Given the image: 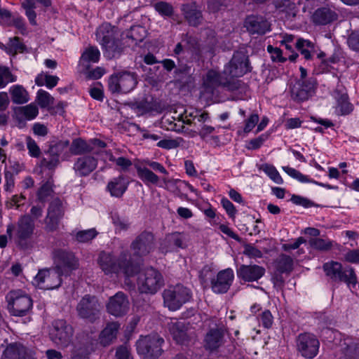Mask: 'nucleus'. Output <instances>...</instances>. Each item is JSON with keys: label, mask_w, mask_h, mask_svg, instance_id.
<instances>
[{"label": "nucleus", "mask_w": 359, "mask_h": 359, "mask_svg": "<svg viewBox=\"0 0 359 359\" xmlns=\"http://www.w3.org/2000/svg\"><path fill=\"white\" fill-rule=\"evenodd\" d=\"M12 102L15 104H25L29 101V94L20 85H15L10 88Z\"/></svg>", "instance_id": "nucleus-38"}, {"label": "nucleus", "mask_w": 359, "mask_h": 359, "mask_svg": "<svg viewBox=\"0 0 359 359\" xmlns=\"http://www.w3.org/2000/svg\"><path fill=\"white\" fill-rule=\"evenodd\" d=\"M67 203L58 197L54 198L47 209V215L44 219L45 230L53 232L58 229L60 220L63 218Z\"/></svg>", "instance_id": "nucleus-10"}, {"label": "nucleus", "mask_w": 359, "mask_h": 359, "mask_svg": "<svg viewBox=\"0 0 359 359\" xmlns=\"http://www.w3.org/2000/svg\"><path fill=\"white\" fill-rule=\"evenodd\" d=\"M135 108L139 110L141 114L151 111L154 109L153 105L150 102L142 100L135 104Z\"/></svg>", "instance_id": "nucleus-60"}, {"label": "nucleus", "mask_w": 359, "mask_h": 359, "mask_svg": "<svg viewBox=\"0 0 359 359\" xmlns=\"http://www.w3.org/2000/svg\"><path fill=\"white\" fill-rule=\"evenodd\" d=\"M95 229L79 231L75 236V239L79 243H87L92 241L97 235Z\"/></svg>", "instance_id": "nucleus-51"}, {"label": "nucleus", "mask_w": 359, "mask_h": 359, "mask_svg": "<svg viewBox=\"0 0 359 359\" xmlns=\"http://www.w3.org/2000/svg\"><path fill=\"white\" fill-rule=\"evenodd\" d=\"M129 309V301L127 296L122 292L116 293L109 299L107 310L109 313L116 317L126 315Z\"/></svg>", "instance_id": "nucleus-20"}, {"label": "nucleus", "mask_w": 359, "mask_h": 359, "mask_svg": "<svg viewBox=\"0 0 359 359\" xmlns=\"http://www.w3.org/2000/svg\"><path fill=\"white\" fill-rule=\"evenodd\" d=\"M336 278H334L332 281L337 283H344L350 288H355L358 284L357 276L355 273L354 269L351 266H347L341 269V271L338 272L336 275Z\"/></svg>", "instance_id": "nucleus-31"}, {"label": "nucleus", "mask_w": 359, "mask_h": 359, "mask_svg": "<svg viewBox=\"0 0 359 359\" xmlns=\"http://www.w3.org/2000/svg\"><path fill=\"white\" fill-rule=\"evenodd\" d=\"M49 158H43L41 161V166L50 170H53L60 163V159L57 157L49 156Z\"/></svg>", "instance_id": "nucleus-57"}, {"label": "nucleus", "mask_w": 359, "mask_h": 359, "mask_svg": "<svg viewBox=\"0 0 359 359\" xmlns=\"http://www.w3.org/2000/svg\"><path fill=\"white\" fill-rule=\"evenodd\" d=\"M36 98L41 108L47 107L53 102V97L48 92L42 89L38 91Z\"/></svg>", "instance_id": "nucleus-54"}, {"label": "nucleus", "mask_w": 359, "mask_h": 359, "mask_svg": "<svg viewBox=\"0 0 359 359\" xmlns=\"http://www.w3.org/2000/svg\"><path fill=\"white\" fill-rule=\"evenodd\" d=\"M100 53L96 46H90L85 49L81 56V61L87 62H97L100 60Z\"/></svg>", "instance_id": "nucleus-45"}, {"label": "nucleus", "mask_w": 359, "mask_h": 359, "mask_svg": "<svg viewBox=\"0 0 359 359\" xmlns=\"http://www.w3.org/2000/svg\"><path fill=\"white\" fill-rule=\"evenodd\" d=\"M164 339L158 334L141 337L136 342L137 353L144 359H157L163 353Z\"/></svg>", "instance_id": "nucleus-5"}, {"label": "nucleus", "mask_w": 359, "mask_h": 359, "mask_svg": "<svg viewBox=\"0 0 359 359\" xmlns=\"http://www.w3.org/2000/svg\"><path fill=\"white\" fill-rule=\"evenodd\" d=\"M116 359H133L129 348L126 346H120L116 348Z\"/></svg>", "instance_id": "nucleus-63"}, {"label": "nucleus", "mask_w": 359, "mask_h": 359, "mask_svg": "<svg viewBox=\"0 0 359 359\" xmlns=\"http://www.w3.org/2000/svg\"><path fill=\"white\" fill-rule=\"evenodd\" d=\"M36 0H24L21 6L25 11V15L27 17L29 23L32 25H36V13L34 11L36 8ZM36 1L41 4L45 7H49L51 6V0H36Z\"/></svg>", "instance_id": "nucleus-29"}, {"label": "nucleus", "mask_w": 359, "mask_h": 359, "mask_svg": "<svg viewBox=\"0 0 359 359\" xmlns=\"http://www.w3.org/2000/svg\"><path fill=\"white\" fill-rule=\"evenodd\" d=\"M248 56L243 50L234 52L231 60L224 68V74L231 80L235 77L243 76L251 71Z\"/></svg>", "instance_id": "nucleus-11"}, {"label": "nucleus", "mask_w": 359, "mask_h": 359, "mask_svg": "<svg viewBox=\"0 0 359 359\" xmlns=\"http://www.w3.org/2000/svg\"><path fill=\"white\" fill-rule=\"evenodd\" d=\"M16 80L17 76L11 72L9 67L0 65V89L4 88L8 83Z\"/></svg>", "instance_id": "nucleus-44"}, {"label": "nucleus", "mask_w": 359, "mask_h": 359, "mask_svg": "<svg viewBox=\"0 0 359 359\" xmlns=\"http://www.w3.org/2000/svg\"><path fill=\"white\" fill-rule=\"evenodd\" d=\"M295 46L306 60L312 58V52L314 50V45L312 42L304 39H299Z\"/></svg>", "instance_id": "nucleus-40"}, {"label": "nucleus", "mask_w": 359, "mask_h": 359, "mask_svg": "<svg viewBox=\"0 0 359 359\" xmlns=\"http://www.w3.org/2000/svg\"><path fill=\"white\" fill-rule=\"evenodd\" d=\"M4 50L7 53L15 55L18 53L27 52V47L20 41L19 37L15 36L9 39L8 42L4 46Z\"/></svg>", "instance_id": "nucleus-39"}, {"label": "nucleus", "mask_w": 359, "mask_h": 359, "mask_svg": "<svg viewBox=\"0 0 359 359\" xmlns=\"http://www.w3.org/2000/svg\"><path fill=\"white\" fill-rule=\"evenodd\" d=\"M128 185L127 180L123 175H120L109 182L107 189L112 196L119 198L125 193Z\"/></svg>", "instance_id": "nucleus-33"}, {"label": "nucleus", "mask_w": 359, "mask_h": 359, "mask_svg": "<svg viewBox=\"0 0 359 359\" xmlns=\"http://www.w3.org/2000/svg\"><path fill=\"white\" fill-rule=\"evenodd\" d=\"M333 95L337 102V108L339 109L341 114H348L352 111L353 106L348 102V95L342 87L337 88Z\"/></svg>", "instance_id": "nucleus-32"}, {"label": "nucleus", "mask_w": 359, "mask_h": 359, "mask_svg": "<svg viewBox=\"0 0 359 359\" xmlns=\"http://www.w3.org/2000/svg\"><path fill=\"white\" fill-rule=\"evenodd\" d=\"M267 50L271 54L273 62H285L287 60L286 57H283L282 50L279 48H274L271 45H269Z\"/></svg>", "instance_id": "nucleus-56"}, {"label": "nucleus", "mask_w": 359, "mask_h": 359, "mask_svg": "<svg viewBox=\"0 0 359 359\" xmlns=\"http://www.w3.org/2000/svg\"><path fill=\"white\" fill-rule=\"evenodd\" d=\"M137 174L138 177L147 186L149 184L157 185L159 177L146 166H137Z\"/></svg>", "instance_id": "nucleus-35"}, {"label": "nucleus", "mask_w": 359, "mask_h": 359, "mask_svg": "<svg viewBox=\"0 0 359 359\" xmlns=\"http://www.w3.org/2000/svg\"><path fill=\"white\" fill-rule=\"evenodd\" d=\"M296 342L297 351L305 358L313 359L317 355L320 342L314 334L307 332L300 334Z\"/></svg>", "instance_id": "nucleus-16"}, {"label": "nucleus", "mask_w": 359, "mask_h": 359, "mask_svg": "<svg viewBox=\"0 0 359 359\" xmlns=\"http://www.w3.org/2000/svg\"><path fill=\"white\" fill-rule=\"evenodd\" d=\"M337 14L331 9L325 7L318 8L312 15V21L315 25H325L337 19Z\"/></svg>", "instance_id": "nucleus-30"}, {"label": "nucleus", "mask_w": 359, "mask_h": 359, "mask_svg": "<svg viewBox=\"0 0 359 359\" xmlns=\"http://www.w3.org/2000/svg\"><path fill=\"white\" fill-rule=\"evenodd\" d=\"M275 268L280 273H289L293 269V259L289 255L281 254L275 261Z\"/></svg>", "instance_id": "nucleus-37"}, {"label": "nucleus", "mask_w": 359, "mask_h": 359, "mask_svg": "<svg viewBox=\"0 0 359 359\" xmlns=\"http://www.w3.org/2000/svg\"><path fill=\"white\" fill-rule=\"evenodd\" d=\"M203 85L210 92H212L214 89L219 86L226 87L229 90H234L238 88L236 82L231 80L227 75L224 74V72L219 73L213 69L207 72Z\"/></svg>", "instance_id": "nucleus-18"}, {"label": "nucleus", "mask_w": 359, "mask_h": 359, "mask_svg": "<svg viewBox=\"0 0 359 359\" xmlns=\"http://www.w3.org/2000/svg\"><path fill=\"white\" fill-rule=\"evenodd\" d=\"M137 273V286L142 293L154 294L164 285L162 274L153 267L140 270Z\"/></svg>", "instance_id": "nucleus-4"}, {"label": "nucleus", "mask_w": 359, "mask_h": 359, "mask_svg": "<svg viewBox=\"0 0 359 359\" xmlns=\"http://www.w3.org/2000/svg\"><path fill=\"white\" fill-rule=\"evenodd\" d=\"M35 229L34 221L28 214L21 215L15 224H8L6 233L22 250L31 247V238Z\"/></svg>", "instance_id": "nucleus-2"}, {"label": "nucleus", "mask_w": 359, "mask_h": 359, "mask_svg": "<svg viewBox=\"0 0 359 359\" xmlns=\"http://www.w3.org/2000/svg\"><path fill=\"white\" fill-rule=\"evenodd\" d=\"M96 36L100 41L105 57L111 59L120 55L122 48L120 42L115 39L114 32L110 24L101 25L96 32Z\"/></svg>", "instance_id": "nucleus-3"}, {"label": "nucleus", "mask_w": 359, "mask_h": 359, "mask_svg": "<svg viewBox=\"0 0 359 359\" xmlns=\"http://www.w3.org/2000/svg\"><path fill=\"white\" fill-rule=\"evenodd\" d=\"M69 146V140H60L58 142L51 143L46 153L49 156H53L59 158L60 154L63 153Z\"/></svg>", "instance_id": "nucleus-43"}, {"label": "nucleus", "mask_w": 359, "mask_h": 359, "mask_svg": "<svg viewBox=\"0 0 359 359\" xmlns=\"http://www.w3.org/2000/svg\"><path fill=\"white\" fill-rule=\"evenodd\" d=\"M55 268L62 275L69 276L79 267V261L74 253L58 249L53 252Z\"/></svg>", "instance_id": "nucleus-13"}, {"label": "nucleus", "mask_w": 359, "mask_h": 359, "mask_svg": "<svg viewBox=\"0 0 359 359\" xmlns=\"http://www.w3.org/2000/svg\"><path fill=\"white\" fill-rule=\"evenodd\" d=\"M243 254L250 258H261L262 252L252 244H245L244 245Z\"/></svg>", "instance_id": "nucleus-55"}, {"label": "nucleus", "mask_w": 359, "mask_h": 359, "mask_svg": "<svg viewBox=\"0 0 359 359\" xmlns=\"http://www.w3.org/2000/svg\"><path fill=\"white\" fill-rule=\"evenodd\" d=\"M181 11L189 25L197 27L201 23L202 13L196 3L182 4Z\"/></svg>", "instance_id": "nucleus-27"}, {"label": "nucleus", "mask_w": 359, "mask_h": 359, "mask_svg": "<svg viewBox=\"0 0 359 359\" xmlns=\"http://www.w3.org/2000/svg\"><path fill=\"white\" fill-rule=\"evenodd\" d=\"M341 268L342 265L341 263L334 261L325 263L323 266V269L326 276L329 277L332 280L334 279V278L337 277V273L341 271Z\"/></svg>", "instance_id": "nucleus-49"}, {"label": "nucleus", "mask_w": 359, "mask_h": 359, "mask_svg": "<svg viewBox=\"0 0 359 359\" xmlns=\"http://www.w3.org/2000/svg\"><path fill=\"white\" fill-rule=\"evenodd\" d=\"M317 81L314 77L306 80H297L290 87L291 97L296 102L307 100L314 93Z\"/></svg>", "instance_id": "nucleus-14"}, {"label": "nucleus", "mask_w": 359, "mask_h": 359, "mask_svg": "<svg viewBox=\"0 0 359 359\" xmlns=\"http://www.w3.org/2000/svg\"><path fill=\"white\" fill-rule=\"evenodd\" d=\"M97 165V160L91 156H83L78 158L74 164L73 169L75 172L81 177L89 175Z\"/></svg>", "instance_id": "nucleus-26"}, {"label": "nucleus", "mask_w": 359, "mask_h": 359, "mask_svg": "<svg viewBox=\"0 0 359 359\" xmlns=\"http://www.w3.org/2000/svg\"><path fill=\"white\" fill-rule=\"evenodd\" d=\"M168 330L173 339L180 344L188 341L187 327L182 321L175 320L168 323Z\"/></svg>", "instance_id": "nucleus-28"}, {"label": "nucleus", "mask_w": 359, "mask_h": 359, "mask_svg": "<svg viewBox=\"0 0 359 359\" xmlns=\"http://www.w3.org/2000/svg\"><path fill=\"white\" fill-rule=\"evenodd\" d=\"M283 170L290 177L297 179L301 182H311L316 184H318L320 187H327L328 189L331 188L330 185L325 184L323 183L318 182L312 180H309L307 176L304 175L299 171L295 170L294 168H290L289 166H283Z\"/></svg>", "instance_id": "nucleus-41"}, {"label": "nucleus", "mask_w": 359, "mask_h": 359, "mask_svg": "<svg viewBox=\"0 0 359 359\" xmlns=\"http://www.w3.org/2000/svg\"><path fill=\"white\" fill-rule=\"evenodd\" d=\"M187 236L184 233L173 232L167 234L160 243V250L163 253L172 252L177 248H185L187 246Z\"/></svg>", "instance_id": "nucleus-23"}, {"label": "nucleus", "mask_w": 359, "mask_h": 359, "mask_svg": "<svg viewBox=\"0 0 359 359\" xmlns=\"http://www.w3.org/2000/svg\"><path fill=\"white\" fill-rule=\"evenodd\" d=\"M50 333L51 340L57 346L67 347L72 340L74 330L72 325L62 319L55 320L52 323Z\"/></svg>", "instance_id": "nucleus-12"}, {"label": "nucleus", "mask_w": 359, "mask_h": 359, "mask_svg": "<svg viewBox=\"0 0 359 359\" xmlns=\"http://www.w3.org/2000/svg\"><path fill=\"white\" fill-rule=\"evenodd\" d=\"M69 151L73 155H82L92 152V147L88 142L82 138H76L69 144Z\"/></svg>", "instance_id": "nucleus-36"}, {"label": "nucleus", "mask_w": 359, "mask_h": 359, "mask_svg": "<svg viewBox=\"0 0 359 359\" xmlns=\"http://www.w3.org/2000/svg\"><path fill=\"white\" fill-rule=\"evenodd\" d=\"M163 302L171 311L178 310L192 297L191 290L182 284L170 286L163 292Z\"/></svg>", "instance_id": "nucleus-6"}, {"label": "nucleus", "mask_w": 359, "mask_h": 359, "mask_svg": "<svg viewBox=\"0 0 359 359\" xmlns=\"http://www.w3.org/2000/svg\"><path fill=\"white\" fill-rule=\"evenodd\" d=\"M234 278L233 271L231 269L220 271L215 278L211 279V287L214 292L217 294L226 293Z\"/></svg>", "instance_id": "nucleus-22"}, {"label": "nucleus", "mask_w": 359, "mask_h": 359, "mask_svg": "<svg viewBox=\"0 0 359 359\" xmlns=\"http://www.w3.org/2000/svg\"><path fill=\"white\" fill-rule=\"evenodd\" d=\"M146 33L147 32L144 27L134 25L126 32V36L128 39H131L135 44H137L138 42H142L144 40Z\"/></svg>", "instance_id": "nucleus-42"}, {"label": "nucleus", "mask_w": 359, "mask_h": 359, "mask_svg": "<svg viewBox=\"0 0 359 359\" xmlns=\"http://www.w3.org/2000/svg\"><path fill=\"white\" fill-rule=\"evenodd\" d=\"M271 26L266 18L260 15H248L244 21V27L252 35H264L271 30Z\"/></svg>", "instance_id": "nucleus-19"}, {"label": "nucleus", "mask_w": 359, "mask_h": 359, "mask_svg": "<svg viewBox=\"0 0 359 359\" xmlns=\"http://www.w3.org/2000/svg\"><path fill=\"white\" fill-rule=\"evenodd\" d=\"M15 113L24 116L27 120H32L38 115L39 109L35 104L31 103L25 107H18Z\"/></svg>", "instance_id": "nucleus-46"}, {"label": "nucleus", "mask_w": 359, "mask_h": 359, "mask_svg": "<svg viewBox=\"0 0 359 359\" xmlns=\"http://www.w3.org/2000/svg\"><path fill=\"white\" fill-rule=\"evenodd\" d=\"M119 327L120 325L116 322L108 323L100 333V344L104 346L109 345L116 338Z\"/></svg>", "instance_id": "nucleus-34"}, {"label": "nucleus", "mask_w": 359, "mask_h": 359, "mask_svg": "<svg viewBox=\"0 0 359 359\" xmlns=\"http://www.w3.org/2000/svg\"><path fill=\"white\" fill-rule=\"evenodd\" d=\"M4 189L6 191L12 192L15 187V178L13 172L8 170L4 171Z\"/></svg>", "instance_id": "nucleus-59"}, {"label": "nucleus", "mask_w": 359, "mask_h": 359, "mask_svg": "<svg viewBox=\"0 0 359 359\" xmlns=\"http://www.w3.org/2000/svg\"><path fill=\"white\" fill-rule=\"evenodd\" d=\"M225 329L223 327L211 328L205 334L203 346L205 350L213 352L224 344Z\"/></svg>", "instance_id": "nucleus-24"}, {"label": "nucleus", "mask_w": 359, "mask_h": 359, "mask_svg": "<svg viewBox=\"0 0 359 359\" xmlns=\"http://www.w3.org/2000/svg\"><path fill=\"white\" fill-rule=\"evenodd\" d=\"M276 7L283 12H292L294 11L296 6L294 2L290 0H277Z\"/></svg>", "instance_id": "nucleus-58"}, {"label": "nucleus", "mask_w": 359, "mask_h": 359, "mask_svg": "<svg viewBox=\"0 0 359 359\" xmlns=\"http://www.w3.org/2000/svg\"><path fill=\"white\" fill-rule=\"evenodd\" d=\"M137 83V75L135 73L118 72L109 78L108 88L111 93H128L135 88Z\"/></svg>", "instance_id": "nucleus-8"}, {"label": "nucleus", "mask_w": 359, "mask_h": 359, "mask_svg": "<svg viewBox=\"0 0 359 359\" xmlns=\"http://www.w3.org/2000/svg\"><path fill=\"white\" fill-rule=\"evenodd\" d=\"M237 276L245 282H254L265 273V269L259 265L241 264L236 271Z\"/></svg>", "instance_id": "nucleus-25"}, {"label": "nucleus", "mask_w": 359, "mask_h": 359, "mask_svg": "<svg viewBox=\"0 0 359 359\" xmlns=\"http://www.w3.org/2000/svg\"><path fill=\"white\" fill-rule=\"evenodd\" d=\"M212 270L210 266H205L199 273V278L202 284L206 283L209 280H211L212 278Z\"/></svg>", "instance_id": "nucleus-62"}, {"label": "nucleus", "mask_w": 359, "mask_h": 359, "mask_svg": "<svg viewBox=\"0 0 359 359\" xmlns=\"http://www.w3.org/2000/svg\"><path fill=\"white\" fill-rule=\"evenodd\" d=\"M98 264L105 274L122 273L126 278L133 277L140 271V264L132 259V256L127 250L122 251L116 259L110 253L104 252L99 255Z\"/></svg>", "instance_id": "nucleus-1"}, {"label": "nucleus", "mask_w": 359, "mask_h": 359, "mask_svg": "<svg viewBox=\"0 0 359 359\" xmlns=\"http://www.w3.org/2000/svg\"><path fill=\"white\" fill-rule=\"evenodd\" d=\"M344 259L352 264H359V249L351 250L344 255Z\"/></svg>", "instance_id": "nucleus-64"}, {"label": "nucleus", "mask_w": 359, "mask_h": 359, "mask_svg": "<svg viewBox=\"0 0 359 359\" xmlns=\"http://www.w3.org/2000/svg\"><path fill=\"white\" fill-rule=\"evenodd\" d=\"M154 8L161 16L171 18L174 14V8L171 4L166 1H158L154 5Z\"/></svg>", "instance_id": "nucleus-47"}, {"label": "nucleus", "mask_w": 359, "mask_h": 359, "mask_svg": "<svg viewBox=\"0 0 359 359\" xmlns=\"http://www.w3.org/2000/svg\"><path fill=\"white\" fill-rule=\"evenodd\" d=\"M348 46L355 51H359V31L353 32L348 38Z\"/></svg>", "instance_id": "nucleus-61"}, {"label": "nucleus", "mask_w": 359, "mask_h": 359, "mask_svg": "<svg viewBox=\"0 0 359 359\" xmlns=\"http://www.w3.org/2000/svg\"><path fill=\"white\" fill-rule=\"evenodd\" d=\"M25 141L29 156L33 158H39L41 151L36 141L30 136H27Z\"/></svg>", "instance_id": "nucleus-53"}, {"label": "nucleus", "mask_w": 359, "mask_h": 359, "mask_svg": "<svg viewBox=\"0 0 359 359\" xmlns=\"http://www.w3.org/2000/svg\"><path fill=\"white\" fill-rule=\"evenodd\" d=\"M261 169L270 177L271 180H273L275 183L281 184L283 182V180L280 175L279 172L276 170V168L270 164H263L261 167Z\"/></svg>", "instance_id": "nucleus-50"}, {"label": "nucleus", "mask_w": 359, "mask_h": 359, "mask_svg": "<svg viewBox=\"0 0 359 359\" xmlns=\"http://www.w3.org/2000/svg\"><path fill=\"white\" fill-rule=\"evenodd\" d=\"M10 313L15 316H24L32 308L33 302L29 295L22 290L11 291L6 296Z\"/></svg>", "instance_id": "nucleus-9"}, {"label": "nucleus", "mask_w": 359, "mask_h": 359, "mask_svg": "<svg viewBox=\"0 0 359 359\" xmlns=\"http://www.w3.org/2000/svg\"><path fill=\"white\" fill-rule=\"evenodd\" d=\"M76 309L79 318L93 323L100 318L102 305L97 297L86 294L79 302Z\"/></svg>", "instance_id": "nucleus-7"}, {"label": "nucleus", "mask_w": 359, "mask_h": 359, "mask_svg": "<svg viewBox=\"0 0 359 359\" xmlns=\"http://www.w3.org/2000/svg\"><path fill=\"white\" fill-rule=\"evenodd\" d=\"M62 275L55 268L39 270L34 278L36 285L43 290H53L60 286Z\"/></svg>", "instance_id": "nucleus-17"}, {"label": "nucleus", "mask_w": 359, "mask_h": 359, "mask_svg": "<svg viewBox=\"0 0 359 359\" xmlns=\"http://www.w3.org/2000/svg\"><path fill=\"white\" fill-rule=\"evenodd\" d=\"M310 246L317 250L327 251L332 247V242L320 238H313L309 240Z\"/></svg>", "instance_id": "nucleus-48"}, {"label": "nucleus", "mask_w": 359, "mask_h": 359, "mask_svg": "<svg viewBox=\"0 0 359 359\" xmlns=\"http://www.w3.org/2000/svg\"><path fill=\"white\" fill-rule=\"evenodd\" d=\"M53 193L52 184L50 182H46L38 190L37 199L39 202L44 203Z\"/></svg>", "instance_id": "nucleus-52"}, {"label": "nucleus", "mask_w": 359, "mask_h": 359, "mask_svg": "<svg viewBox=\"0 0 359 359\" xmlns=\"http://www.w3.org/2000/svg\"><path fill=\"white\" fill-rule=\"evenodd\" d=\"M1 359H36L34 350L20 343H12L4 349Z\"/></svg>", "instance_id": "nucleus-21"}, {"label": "nucleus", "mask_w": 359, "mask_h": 359, "mask_svg": "<svg viewBox=\"0 0 359 359\" xmlns=\"http://www.w3.org/2000/svg\"><path fill=\"white\" fill-rule=\"evenodd\" d=\"M154 235L147 231H142L130 244L133 257L141 258L148 255L155 246Z\"/></svg>", "instance_id": "nucleus-15"}]
</instances>
